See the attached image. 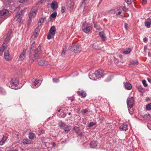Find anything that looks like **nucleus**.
Instances as JSON below:
<instances>
[{"label":"nucleus","instance_id":"nucleus-28","mask_svg":"<svg viewBox=\"0 0 151 151\" xmlns=\"http://www.w3.org/2000/svg\"><path fill=\"white\" fill-rule=\"evenodd\" d=\"M151 22H149L148 21H145V26L147 28H149L150 27V25L151 24Z\"/></svg>","mask_w":151,"mask_h":151},{"label":"nucleus","instance_id":"nucleus-34","mask_svg":"<svg viewBox=\"0 0 151 151\" xmlns=\"http://www.w3.org/2000/svg\"><path fill=\"white\" fill-rule=\"evenodd\" d=\"M59 126L61 128H63L65 126V124L64 122H61L59 123Z\"/></svg>","mask_w":151,"mask_h":151},{"label":"nucleus","instance_id":"nucleus-48","mask_svg":"<svg viewBox=\"0 0 151 151\" xmlns=\"http://www.w3.org/2000/svg\"><path fill=\"white\" fill-rule=\"evenodd\" d=\"M124 27L125 28V29L127 30L128 29V24L127 23H125L124 24Z\"/></svg>","mask_w":151,"mask_h":151},{"label":"nucleus","instance_id":"nucleus-25","mask_svg":"<svg viewBox=\"0 0 151 151\" xmlns=\"http://www.w3.org/2000/svg\"><path fill=\"white\" fill-rule=\"evenodd\" d=\"M44 19L43 18H40L39 19L37 25L38 27L40 26L44 22Z\"/></svg>","mask_w":151,"mask_h":151},{"label":"nucleus","instance_id":"nucleus-64","mask_svg":"<svg viewBox=\"0 0 151 151\" xmlns=\"http://www.w3.org/2000/svg\"><path fill=\"white\" fill-rule=\"evenodd\" d=\"M70 114H71V113H70H70H68V115H70Z\"/></svg>","mask_w":151,"mask_h":151},{"label":"nucleus","instance_id":"nucleus-30","mask_svg":"<svg viewBox=\"0 0 151 151\" xmlns=\"http://www.w3.org/2000/svg\"><path fill=\"white\" fill-rule=\"evenodd\" d=\"M73 129L74 130L75 132L77 133H79L80 132V129L79 128L77 127H75L73 128Z\"/></svg>","mask_w":151,"mask_h":151},{"label":"nucleus","instance_id":"nucleus-17","mask_svg":"<svg viewBox=\"0 0 151 151\" xmlns=\"http://www.w3.org/2000/svg\"><path fill=\"white\" fill-rule=\"evenodd\" d=\"M7 137L4 136H3L2 139L0 141V145H3L5 143L7 139Z\"/></svg>","mask_w":151,"mask_h":151},{"label":"nucleus","instance_id":"nucleus-6","mask_svg":"<svg viewBox=\"0 0 151 151\" xmlns=\"http://www.w3.org/2000/svg\"><path fill=\"white\" fill-rule=\"evenodd\" d=\"M9 12L6 9H4L0 12V17L2 18L5 19L9 14Z\"/></svg>","mask_w":151,"mask_h":151},{"label":"nucleus","instance_id":"nucleus-51","mask_svg":"<svg viewBox=\"0 0 151 151\" xmlns=\"http://www.w3.org/2000/svg\"><path fill=\"white\" fill-rule=\"evenodd\" d=\"M11 34V32H10V34H9V36H7V37L6 38L5 40V41H6V40H9V36H10V35Z\"/></svg>","mask_w":151,"mask_h":151},{"label":"nucleus","instance_id":"nucleus-57","mask_svg":"<svg viewBox=\"0 0 151 151\" xmlns=\"http://www.w3.org/2000/svg\"><path fill=\"white\" fill-rule=\"evenodd\" d=\"M148 55L149 57H150L151 56V53L150 52H148Z\"/></svg>","mask_w":151,"mask_h":151},{"label":"nucleus","instance_id":"nucleus-2","mask_svg":"<svg viewBox=\"0 0 151 151\" xmlns=\"http://www.w3.org/2000/svg\"><path fill=\"white\" fill-rule=\"evenodd\" d=\"M19 82L18 79L16 78L13 79L11 81L9 87L13 88L14 87L17 86L18 85Z\"/></svg>","mask_w":151,"mask_h":151},{"label":"nucleus","instance_id":"nucleus-23","mask_svg":"<svg viewBox=\"0 0 151 151\" xmlns=\"http://www.w3.org/2000/svg\"><path fill=\"white\" fill-rule=\"evenodd\" d=\"M39 29L37 27L36 28L34 33L35 37H37L38 33H39Z\"/></svg>","mask_w":151,"mask_h":151},{"label":"nucleus","instance_id":"nucleus-29","mask_svg":"<svg viewBox=\"0 0 151 151\" xmlns=\"http://www.w3.org/2000/svg\"><path fill=\"white\" fill-rule=\"evenodd\" d=\"M7 49H5L4 47V45L3 44L0 47V52L2 53L4 50H6Z\"/></svg>","mask_w":151,"mask_h":151},{"label":"nucleus","instance_id":"nucleus-26","mask_svg":"<svg viewBox=\"0 0 151 151\" xmlns=\"http://www.w3.org/2000/svg\"><path fill=\"white\" fill-rule=\"evenodd\" d=\"M131 51V49L128 48L123 51V53L125 54H129Z\"/></svg>","mask_w":151,"mask_h":151},{"label":"nucleus","instance_id":"nucleus-22","mask_svg":"<svg viewBox=\"0 0 151 151\" xmlns=\"http://www.w3.org/2000/svg\"><path fill=\"white\" fill-rule=\"evenodd\" d=\"M73 0H67V4L68 5H69L70 7H73L74 4V3L73 1Z\"/></svg>","mask_w":151,"mask_h":151},{"label":"nucleus","instance_id":"nucleus-32","mask_svg":"<svg viewBox=\"0 0 151 151\" xmlns=\"http://www.w3.org/2000/svg\"><path fill=\"white\" fill-rule=\"evenodd\" d=\"M146 108L148 110H151V103L147 105L146 106Z\"/></svg>","mask_w":151,"mask_h":151},{"label":"nucleus","instance_id":"nucleus-39","mask_svg":"<svg viewBox=\"0 0 151 151\" xmlns=\"http://www.w3.org/2000/svg\"><path fill=\"white\" fill-rule=\"evenodd\" d=\"M51 34L49 33L48 34V35L47 36V38L48 40H50V39H52V38H53V36L51 35Z\"/></svg>","mask_w":151,"mask_h":151},{"label":"nucleus","instance_id":"nucleus-61","mask_svg":"<svg viewBox=\"0 0 151 151\" xmlns=\"http://www.w3.org/2000/svg\"><path fill=\"white\" fill-rule=\"evenodd\" d=\"M102 1V0H100V1L99 3V4H100V3H101V2Z\"/></svg>","mask_w":151,"mask_h":151},{"label":"nucleus","instance_id":"nucleus-59","mask_svg":"<svg viewBox=\"0 0 151 151\" xmlns=\"http://www.w3.org/2000/svg\"><path fill=\"white\" fill-rule=\"evenodd\" d=\"M11 151H18V150L17 149H15L14 150H12Z\"/></svg>","mask_w":151,"mask_h":151},{"label":"nucleus","instance_id":"nucleus-38","mask_svg":"<svg viewBox=\"0 0 151 151\" xmlns=\"http://www.w3.org/2000/svg\"><path fill=\"white\" fill-rule=\"evenodd\" d=\"M93 74L94 73H93L91 74H90L89 76V77L91 79H92L93 80H95V78H96V77H95L94 75H93ZM96 78H97V77H96Z\"/></svg>","mask_w":151,"mask_h":151},{"label":"nucleus","instance_id":"nucleus-46","mask_svg":"<svg viewBox=\"0 0 151 151\" xmlns=\"http://www.w3.org/2000/svg\"><path fill=\"white\" fill-rule=\"evenodd\" d=\"M4 92V89L3 88L0 87V93H3Z\"/></svg>","mask_w":151,"mask_h":151},{"label":"nucleus","instance_id":"nucleus-42","mask_svg":"<svg viewBox=\"0 0 151 151\" xmlns=\"http://www.w3.org/2000/svg\"><path fill=\"white\" fill-rule=\"evenodd\" d=\"M38 64L40 65H44L45 63H43V61H38Z\"/></svg>","mask_w":151,"mask_h":151},{"label":"nucleus","instance_id":"nucleus-19","mask_svg":"<svg viewBox=\"0 0 151 151\" xmlns=\"http://www.w3.org/2000/svg\"><path fill=\"white\" fill-rule=\"evenodd\" d=\"M97 144L96 141H92L90 143V146L91 148H95L97 146Z\"/></svg>","mask_w":151,"mask_h":151},{"label":"nucleus","instance_id":"nucleus-14","mask_svg":"<svg viewBox=\"0 0 151 151\" xmlns=\"http://www.w3.org/2000/svg\"><path fill=\"white\" fill-rule=\"evenodd\" d=\"M127 126V124H123L120 126L119 128L122 131H126L128 129Z\"/></svg>","mask_w":151,"mask_h":151},{"label":"nucleus","instance_id":"nucleus-49","mask_svg":"<svg viewBox=\"0 0 151 151\" xmlns=\"http://www.w3.org/2000/svg\"><path fill=\"white\" fill-rule=\"evenodd\" d=\"M147 2V0H142V3L143 5L145 4Z\"/></svg>","mask_w":151,"mask_h":151},{"label":"nucleus","instance_id":"nucleus-33","mask_svg":"<svg viewBox=\"0 0 151 151\" xmlns=\"http://www.w3.org/2000/svg\"><path fill=\"white\" fill-rule=\"evenodd\" d=\"M138 63V61L137 60H135L134 61L133 60L130 63L132 65H137Z\"/></svg>","mask_w":151,"mask_h":151},{"label":"nucleus","instance_id":"nucleus-8","mask_svg":"<svg viewBox=\"0 0 151 151\" xmlns=\"http://www.w3.org/2000/svg\"><path fill=\"white\" fill-rule=\"evenodd\" d=\"M22 12L21 11L19 13H17L15 15L14 20L15 21H17L20 23H22L23 22V20L21 17Z\"/></svg>","mask_w":151,"mask_h":151},{"label":"nucleus","instance_id":"nucleus-44","mask_svg":"<svg viewBox=\"0 0 151 151\" xmlns=\"http://www.w3.org/2000/svg\"><path fill=\"white\" fill-rule=\"evenodd\" d=\"M146 81L145 80H144L142 81V84H143L144 86L145 87H146V86H147V84H146Z\"/></svg>","mask_w":151,"mask_h":151},{"label":"nucleus","instance_id":"nucleus-52","mask_svg":"<svg viewBox=\"0 0 151 151\" xmlns=\"http://www.w3.org/2000/svg\"><path fill=\"white\" fill-rule=\"evenodd\" d=\"M49 144H52V145L53 147H54L55 146L56 144L55 142H53L51 143H49Z\"/></svg>","mask_w":151,"mask_h":151},{"label":"nucleus","instance_id":"nucleus-12","mask_svg":"<svg viewBox=\"0 0 151 151\" xmlns=\"http://www.w3.org/2000/svg\"><path fill=\"white\" fill-rule=\"evenodd\" d=\"M51 7L53 10L54 11L57 9L58 7V3L55 1H53L51 4Z\"/></svg>","mask_w":151,"mask_h":151},{"label":"nucleus","instance_id":"nucleus-18","mask_svg":"<svg viewBox=\"0 0 151 151\" xmlns=\"http://www.w3.org/2000/svg\"><path fill=\"white\" fill-rule=\"evenodd\" d=\"M124 86L125 88L128 90L131 89L132 88L131 85L129 83H126L124 84Z\"/></svg>","mask_w":151,"mask_h":151},{"label":"nucleus","instance_id":"nucleus-43","mask_svg":"<svg viewBox=\"0 0 151 151\" xmlns=\"http://www.w3.org/2000/svg\"><path fill=\"white\" fill-rule=\"evenodd\" d=\"M57 16V13L56 12H54L52 13L51 15V16L53 18Z\"/></svg>","mask_w":151,"mask_h":151},{"label":"nucleus","instance_id":"nucleus-7","mask_svg":"<svg viewBox=\"0 0 151 151\" xmlns=\"http://www.w3.org/2000/svg\"><path fill=\"white\" fill-rule=\"evenodd\" d=\"M93 75H94L95 77H97V78H101L104 75L103 71L102 70L99 69L95 71Z\"/></svg>","mask_w":151,"mask_h":151},{"label":"nucleus","instance_id":"nucleus-10","mask_svg":"<svg viewBox=\"0 0 151 151\" xmlns=\"http://www.w3.org/2000/svg\"><path fill=\"white\" fill-rule=\"evenodd\" d=\"M4 57L5 59L7 61H10L12 60V57L9 54V49L5 51Z\"/></svg>","mask_w":151,"mask_h":151},{"label":"nucleus","instance_id":"nucleus-40","mask_svg":"<svg viewBox=\"0 0 151 151\" xmlns=\"http://www.w3.org/2000/svg\"><path fill=\"white\" fill-rule=\"evenodd\" d=\"M53 81L54 83H57L59 82V80L57 78H53Z\"/></svg>","mask_w":151,"mask_h":151},{"label":"nucleus","instance_id":"nucleus-36","mask_svg":"<svg viewBox=\"0 0 151 151\" xmlns=\"http://www.w3.org/2000/svg\"><path fill=\"white\" fill-rule=\"evenodd\" d=\"M88 2V0H84V1L82 2L81 5L82 6H83L84 7L86 6H85V4H86V3H87Z\"/></svg>","mask_w":151,"mask_h":151},{"label":"nucleus","instance_id":"nucleus-58","mask_svg":"<svg viewBox=\"0 0 151 151\" xmlns=\"http://www.w3.org/2000/svg\"><path fill=\"white\" fill-rule=\"evenodd\" d=\"M148 116H150V114H148V115H145L144 116V117H147Z\"/></svg>","mask_w":151,"mask_h":151},{"label":"nucleus","instance_id":"nucleus-37","mask_svg":"<svg viewBox=\"0 0 151 151\" xmlns=\"http://www.w3.org/2000/svg\"><path fill=\"white\" fill-rule=\"evenodd\" d=\"M70 127V126L68 125L66 126V127L64 129V131L65 132H68L70 131V129L69 127Z\"/></svg>","mask_w":151,"mask_h":151},{"label":"nucleus","instance_id":"nucleus-47","mask_svg":"<svg viewBox=\"0 0 151 151\" xmlns=\"http://www.w3.org/2000/svg\"><path fill=\"white\" fill-rule=\"evenodd\" d=\"M125 1L128 4H130L131 3V0H125Z\"/></svg>","mask_w":151,"mask_h":151},{"label":"nucleus","instance_id":"nucleus-15","mask_svg":"<svg viewBox=\"0 0 151 151\" xmlns=\"http://www.w3.org/2000/svg\"><path fill=\"white\" fill-rule=\"evenodd\" d=\"M55 28L54 26H52L50 28L49 32L51 34L54 35L55 34Z\"/></svg>","mask_w":151,"mask_h":151},{"label":"nucleus","instance_id":"nucleus-11","mask_svg":"<svg viewBox=\"0 0 151 151\" xmlns=\"http://www.w3.org/2000/svg\"><path fill=\"white\" fill-rule=\"evenodd\" d=\"M26 50L27 49H24L23 50L22 52L20 55L19 57L18 61H21L24 59L25 56Z\"/></svg>","mask_w":151,"mask_h":151},{"label":"nucleus","instance_id":"nucleus-63","mask_svg":"<svg viewBox=\"0 0 151 151\" xmlns=\"http://www.w3.org/2000/svg\"><path fill=\"white\" fill-rule=\"evenodd\" d=\"M61 110V109H59L58 111V112H60V111Z\"/></svg>","mask_w":151,"mask_h":151},{"label":"nucleus","instance_id":"nucleus-60","mask_svg":"<svg viewBox=\"0 0 151 151\" xmlns=\"http://www.w3.org/2000/svg\"><path fill=\"white\" fill-rule=\"evenodd\" d=\"M132 111H133V110L132 109ZM130 114H133V111H131V112H129Z\"/></svg>","mask_w":151,"mask_h":151},{"label":"nucleus","instance_id":"nucleus-5","mask_svg":"<svg viewBox=\"0 0 151 151\" xmlns=\"http://www.w3.org/2000/svg\"><path fill=\"white\" fill-rule=\"evenodd\" d=\"M134 102V99L133 97H131L127 99V104L128 106V109L129 110L130 109H131L133 107Z\"/></svg>","mask_w":151,"mask_h":151},{"label":"nucleus","instance_id":"nucleus-3","mask_svg":"<svg viewBox=\"0 0 151 151\" xmlns=\"http://www.w3.org/2000/svg\"><path fill=\"white\" fill-rule=\"evenodd\" d=\"M81 49V47L79 45H74L72 47H70V50L71 51L76 53L80 52Z\"/></svg>","mask_w":151,"mask_h":151},{"label":"nucleus","instance_id":"nucleus-53","mask_svg":"<svg viewBox=\"0 0 151 151\" xmlns=\"http://www.w3.org/2000/svg\"><path fill=\"white\" fill-rule=\"evenodd\" d=\"M147 127L150 129L151 130V124H148L147 125Z\"/></svg>","mask_w":151,"mask_h":151},{"label":"nucleus","instance_id":"nucleus-45","mask_svg":"<svg viewBox=\"0 0 151 151\" xmlns=\"http://www.w3.org/2000/svg\"><path fill=\"white\" fill-rule=\"evenodd\" d=\"M95 124V123L91 122L89 124L88 126L89 127H91Z\"/></svg>","mask_w":151,"mask_h":151},{"label":"nucleus","instance_id":"nucleus-35","mask_svg":"<svg viewBox=\"0 0 151 151\" xmlns=\"http://www.w3.org/2000/svg\"><path fill=\"white\" fill-rule=\"evenodd\" d=\"M94 26L95 28H96V29L98 30H100L101 29V28L100 26L99 25H97V24H94Z\"/></svg>","mask_w":151,"mask_h":151},{"label":"nucleus","instance_id":"nucleus-24","mask_svg":"<svg viewBox=\"0 0 151 151\" xmlns=\"http://www.w3.org/2000/svg\"><path fill=\"white\" fill-rule=\"evenodd\" d=\"M30 141L27 139H24L22 141V143L24 145L30 144Z\"/></svg>","mask_w":151,"mask_h":151},{"label":"nucleus","instance_id":"nucleus-54","mask_svg":"<svg viewBox=\"0 0 151 151\" xmlns=\"http://www.w3.org/2000/svg\"><path fill=\"white\" fill-rule=\"evenodd\" d=\"M143 41L144 42H146L147 41V38L146 37H145L143 39Z\"/></svg>","mask_w":151,"mask_h":151},{"label":"nucleus","instance_id":"nucleus-31","mask_svg":"<svg viewBox=\"0 0 151 151\" xmlns=\"http://www.w3.org/2000/svg\"><path fill=\"white\" fill-rule=\"evenodd\" d=\"M35 42L34 41L32 42L31 47V49L32 50H35Z\"/></svg>","mask_w":151,"mask_h":151},{"label":"nucleus","instance_id":"nucleus-50","mask_svg":"<svg viewBox=\"0 0 151 151\" xmlns=\"http://www.w3.org/2000/svg\"><path fill=\"white\" fill-rule=\"evenodd\" d=\"M87 112H88V110L86 109H85L83 110L82 112L83 114H85Z\"/></svg>","mask_w":151,"mask_h":151},{"label":"nucleus","instance_id":"nucleus-13","mask_svg":"<svg viewBox=\"0 0 151 151\" xmlns=\"http://www.w3.org/2000/svg\"><path fill=\"white\" fill-rule=\"evenodd\" d=\"M40 85V84L39 82V80L36 79L35 81H34L32 84L31 86L32 88H37Z\"/></svg>","mask_w":151,"mask_h":151},{"label":"nucleus","instance_id":"nucleus-1","mask_svg":"<svg viewBox=\"0 0 151 151\" xmlns=\"http://www.w3.org/2000/svg\"><path fill=\"white\" fill-rule=\"evenodd\" d=\"M37 12V7H33L31 11L29 14V19L28 22V24L29 25L30 24L32 21V18H34L36 16Z\"/></svg>","mask_w":151,"mask_h":151},{"label":"nucleus","instance_id":"nucleus-21","mask_svg":"<svg viewBox=\"0 0 151 151\" xmlns=\"http://www.w3.org/2000/svg\"><path fill=\"white\" fill-rule=\"evenodd\" d=\"M99 35L103 41H105L106 40V37L105 36V34L103 32H99Z\"/></svg>","mask_w":151,"mask_h":151},{"label":"nucleus","instance_id":"nucleus-16","mask_svg":"<svg viewBox=\"0 0 151 151\" xmlns=\"http://www.w3.org/2000/svg\"><path fill=\"white\" fill-rule=\"evenodd\" d=\"M77 93L79 95L83 97H85L86 96V92L83 91H78L77 92Z\"/></svg>","mask_w":151,"mask_h":151},{"label":"nucleus","instance_id":"nucleus-9","mask_svg":"<svg viewBox=\"0 0 151 151\" xmlns=\"http://www.w3.org/2000/svg\"><path fill=\"white\" fill-rule=\"evenodd\" d=\"M123 11V9L122 7H119V9H115L114 10H111L110 12H114L116 16L120 15L122 14V12Z\"/></svg>","mask_w":151,"mask_h":151},{"label":"nucleus","instance_id":"nucleus-27","mask_svg":"<svg viewBox=\"0 0 151 151\" xmlns=\"http://www.w3.org/2000/svg\"><path fill=\"white\" fill-rule=\"evenodd\" d=\"M29 138L31 139H33L35 136V134L32 133H29Z\"/></svg>","mask_w":151,"mask_h":151},{"label":"nucleus","instance_id":"nucleus-4","mask_svg":"<svg viewBox=\"0 0 151 151\" xmlns=\"http://www.w3.org/2000/svg\"><path fill=\"white\" fill-rule=\"evenodd\" d=\"M82 27L83 31L86 33L88 32L92 29L91 26H87V24L86 23L83 24Z\"/></svg>","mask_w":151,"mask_h":151},{"label":"nucleus","instance_id":"nucleus-55","mask_svg":"<svg viewBox=\"0 0 151 151\" xmlns=\"http://www.w3.org/2000/svg\"><path fill=\"white\" fill-rule=\"evenodd\" d=\"M65 52H64V51H63L62 53H61V55L62 56H63L65 54Z\"/></svg>","mask_w":151,"mask_h":151},{"label":"nucleus","instance_id":"nucleus-56","mask_svg":"<svg viewBox=\"0 0 151 151\" xmlns=\"http://www.w3.org/2000/svg\"><path fill=\"white\" fill-rule=\"evenodd\" d=\"M147 80L149 82L151 83V79L149 78H147Z\"/></svg>","mask_w":151,"mask_h":151},{"label":"nucleus","instance_id":"nucleus-20","mask_svg":"<svg viewBox=\"0 0 151 151\" xmlns=\"http://www.w3.org/2000/svg\"><path fill=\"white\" fill-rule=\"evenodd\" d=\"M91 45L93 48L95 49L99 50L100 49V47L99 46L98 44L96 42L92 44Z\"/></svg>","mask_w":151,"mask_h":151},{"label":"nucleus","instance_id":"nucleus-41","mask_svg":"<svg viewBox=\"0 0 151 151\" xmlns=\"http://www.w3.org/2000/svg\"><path fill=\"white\" fill-rule=\"evenodd\" d=\"M65 10V8L64 6H62L61 7V12L62 13H64Z\"/></svg>","mask_w":151,"mask_h":151},{"label":"nucleus","instance_id":"nucleus-62","mask_svg":"<svg viewBox=\"0 0 151 151\" xmlns=\"http://www.w3.org/2000/svg\"><path fill=\"white\" fill-rule=\"evenodd\" d=\"M35 56H34V58L32 59V61H34V60L35 59Z\"/></svg>","mask_w":151,"mask_h":151}]
</instances>
